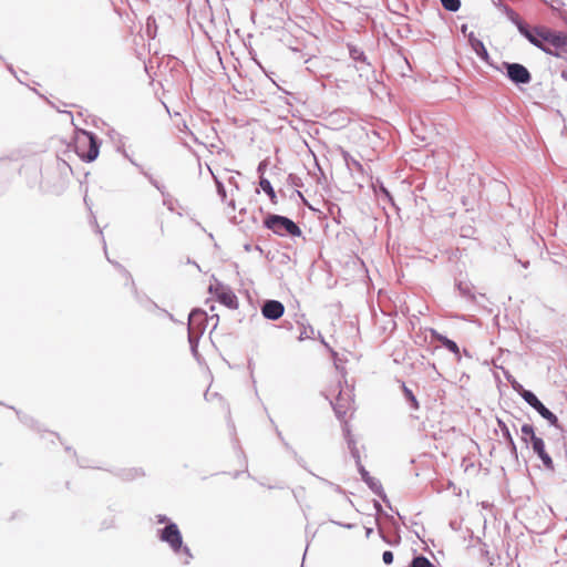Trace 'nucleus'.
<instances>
[{"label": "nucleus", "mask_w": 567, "mask_h": 567, "mask_svg": "<svg viewBox=\"0 0 567 567\" xmlns=\"http://www.w3.org/2000/svg\"><path fill=\"white\" fill-rule=\"evenodd\" d=\"M209 291L214 292L216 299L224 306L228 307L229 309L238 308V298L231 289L226 288L221 285H216L215 287L210 286Z\"/></svg>", "instance_id": "6"}, {"label": "nucleus", "mask_w": 567, "mask_h": 567, "mask_svg": "<svg viewBox=\"0 0 567 567\" xmlns=\"http://www.w3.org/2000/svg\"><path fill=\"white\" fill-rule=\"evenodd\" d=\"M507 76L517 84H526L530 82L532 75L529 71L519 63H506Z\"/></svg>", "instance_id": "7"}, {"label": "nucleus", "mask_w": 567, "mask_h": 567, "mask_svg": "<svg viewBox=\"0 0 567 567\" xmlns=\"http://www.w3.org/2000/svg\"><path fill=\"white\" fill-rule=\"evenodd\" d=\"M352 56H353V59H357L358 53H354V52H353V53H352Z\"/></svg>", "instance_id": "22"}, {"label": "nucleus", "mask_w": 567, "mask_h": 567, "mask_svg": "<svg viewBox=\"0 0 567 567\" xmlns=\"http://www.w3.org/2000/svg\"><path fill=\"white\" fill-rule=\"evenodd\" d=\"M535 410L551 425H558V417L553 412H550L542 402L538 403L537 406H535Z\"/></svg>", "instance_id": "11"}, {"label": "nucleus", "mask_w": 567, "mask_h": 567, "mask_svg": "<svg viewBox=\"0 0 567 567\" xmlns=\"http://www.w3.org/2000/svg\"><path fill=\"white\" fill-rule=\"evenodd\" d=\"M519 31L532 44L554 56H559L558 50L567 47V34L547 27H536L532 30L519 27Z\"/></svg>", "instance_id": "1"}, {"label": "nucleus", "mask_w": 567, "mask_h": 567, "mask_svg": "<svg viewBox=\"0 0 567 567\" xmlns=\"http://www.w3.org/2000/svg\"><path fill=\"white\" fill-rule=\"evenodd\" d=\"M411 567H434V565L424 556L414 557Z\"/></svg>", "instance_id": "15"}, {"label": "nucleus", "mask_w": 567, "mask_h": 567, "mask_svg": "<svg viewBox=\"0 0 567 567\" xmlns=\"http://www.w3.org/2000/svg\"><path fill=\"white\" fill-rule=\"evenodd\" d=\"M522 433H523V440L525 442H527V440L529 439L530 442H535L536 439H539L538 436H536L535 432H534V427L530 425V424H524L522 426Z\"/></svg>", "instance_id": "14"}, {"label": "nucleus", "mask_w": 567, "mask_h": 567, "mask_svg": "<svg viewBox=\"0 0 567 567\" xmlns=\"http://www.w3.org/2000/svg\"><path fill=\"white\" fill-rule=\"evenodd\" d=\"M442 6L449 11H457L461 7L460 0H441Z\"/></svg>", "instance_id": "17"}, {"label": "nucleus", "mask_w": 567, "mask_h": 567, "mask_svg": "<svg viewBox=\"0 0 567 567\" xmlns=\"http://www.w3.org/2000/svg\"><path fill=\"white\" fill-rule=\"evenodd\" d=\"M382 559L386 565H390L393 561V554L390 550H385L382 555Z\"/></svg>", "instance_id": "18"}, {"label": "nucleus", "mask_w": 567, "mask_h": 567, "mask_svg": "<svg viewBox=\"0 0 567 567\" xmlns=\"http://www.w3.org/2000/svg\"><path fill=\"white\" fill-rule=\"evenodd\" d=\"M265 226L277 235L300 236V228L289 218L279 215H269L265 219Z\"/></svg>", "instance_id": "4"}, {"label": "nucleus", "mask_w": 567, "mask_h": 567, "mask_svg": "<svg viewBox=\"0 0 567 567\" xmlns=\"http://www.w3.org/2000/svg\"><path fill=\"white\" fill-rule=\"evenodd\" d=\"M534 452L539 456V458L543 461L544 465L548 470H554V463L551 457L548 455V453L545 451V443L539 437L536 439L535 442L532 443Z\"/></svg>", "instance_id": "9"}, {"label": "nucleus", "mask_w": 567, "mask_h": 567, "mask_svg": "<svg viewBox=\"0 0 567 567\" xmlns=\"http://www.w3.org/2000/svg\"><path fill=\"white\" fill-rule=\"evenodd\" d=\"M326 396L330 400L338 417L344 419L354 410L353 388L342 384L339 378L331 380L326 388Z\"/></svg>", "instance_id": "2"}, {"label": "nucleus", "mask_w": 567, "mask_h": 567, "mask_svg": "<svg viewBox=\"0 0 567 567\" xmlns=\"http://www.w3.org/2000/svg\"><path fill=\"white\" fill-rule=\"evenodd\" d=\"M498 425L503 432L505 440L508 442L509 445H512L513 449H515V443L507 425L502 421H498Z\"/></svg>", "instance_id": "16"}, {"label": "nucleus", "mask_w": 567, "mask_h": 567, "mask_svg": "<svg viewBox=\"0 0 567 567\" xmlns=\"http://www.w3.org/2000/svg\"><path fill=\"white\" fill-rule=\"evenodd\" d=\"M352 56H353V59H357L358 53H354V52H353V53H352Z\"/></svg>", "instance_id": "21"}, {"label": "nucleus", "mask_w": 567, "mask_h": 567, "mask_svg": "<svg viewBox=\"0 0 567 567\" xmlns=\"http://www.w3.org/2000/svg\"><path fill=\"white\" fill-rule=\"evenodd\" d=\"M520 396L530 405L535 409V406L538 405V403H540V401L537 399V396L528 391V390H525L520 386V390L518 391Z\"/></svg>", "instance_id": "13"}, {"label": "nucleus", "mask_w": 567, "mask_h": 567, "mask_svg": "<svg viewBox=\"0 0 567 567\" xmlns=\"http://www.w3.org/2000/svg\"><path fill=\"white\" fill-rule=\"evenodd\" d=\"M285 307L280 301L268 300L261 307V313L266 319L278 320L282 317Z\"/></svg>", "instance_id": "8"}, {"label": "nucleus", "mask_w": 567, "mask_h": 567, "mask_svg": "<svg viewBox=\"0 0 567 567\" xmlns=\"http://www.w3.org/2000/svg\"><path fill=\"white\" fill-rule=\"evenodd\" d=\"M161 539L167 543L177 553L182 549L183 538L176 524L171 523L161 532Z\"/></svg>", "instance_id": "5"}, {"label": "nucleus", "mask_w": 567, "mask_h": 567, "mask_svg": "<svg viewBox=\"0 0 567 567\" xmlns=\"http://www.w3.org/2000/svg\"><path fill=\"white\" fill-rule=\"evenodd\" d=\"M75 152L85 162L94 161L99 155L96 137L86 131H82L75 137Z\"/></svg>", "instance_id": "3"}, {"label": "nucleus", "mask_w": 567, "mask_h": 567, "mask_svg": "<svg viewBox=\"0 0 567 567\" xmlns=\"http://www.w3.org/2000/svg\"><path fill=\"white\" fill-rule=\"evenodd\" d=\"M431 336L433 339L437 340L442 343L443 347H445L449 351L454 353L455 355L460 357V348L453 341L446 338L445 336L439 333L435 330H431Z\"/></svg>", "instance_id": "10"}, {"label": "nucleus", "mask_w": 567, "mask_h": 567, "mask_svg": "<svg viewBox=\"0 0 567 567\" xmlns=\"http://www.w3.org/2000/svg\"><path fill=\"white\" fill-rule=\"evenodd\" d=\"M184 551L188 555L189 554V549L187 547L184 548Z\"/></svg>", "instance_id": "20"}, {"label": "nucleus", "mask_w": 567, "mask_h": 567, "mask_svg": "<svg viewBox=\"0 0 567 567\" xmlns=\"http://www.w3.org/2000/svg\"><path fill=\"white\" fill-rule=\"evenodd\" d=\"M404 392H405L406 396L413 402L414 406L416 408L417 406V402H416V399L413 395L412 391L409 390L408 388H404Z\"/></svg>", "instance_id": "19"}, {"label": "nucleus", "mask_w": 567, "mask_h": 567, "mask_svg": "<svg viewBox=\"0 0 567 567\" xmlns=\"http://www.w3.org/2000/svg\"><path fill=\"white\" fill-rule=\"evenodd\" d=\"M259 186L269 196L271 203L277 204V195L274 187L271 186V183L267 178L261 177L259 181Z\"/></svg>", "instance_id": "12"}]
</instances>
